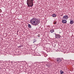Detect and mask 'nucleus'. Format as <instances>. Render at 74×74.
Masks as SVG:
<instances>
[{"instance_id":"f257e3e1","label":"nucleus","mask_w":74,"mask_h":74,"mask_svg":"<svg viewBox=\"0 0 74 74\" xmlns=\"http://www.w3.org/2000/svg\"><path fill=\"white\" fill-rule=\"evenodd\" d=\"M31 23L34 26H37L40 23L39 20L36 18H33L30 20Z\"/></svg>"},{"instance_id":"f03ea898","label":"nucleus","mask_w":74,"mask_h":74,"mask_svg":"<svg viewBox=\"0 0 74 74\" xmlns=\"http://www.w3.org/2000/svg\"><path fill=\"white\" fill-rule=\"evenodd\" d=\"M27 3L28 7H32L33 5V0H27Z\"/></svg>"},{"instance_id":"7ed1b4c3","label":"nucleus","mask_w":74,"mask_h":74,"mask_svg":"<svg viewBox=\"0 0 74 74\" xmlns=\"http://www.w3.org/2000/svg\"><path fill=\"white\" fill-rule=\"evenodd\" d=\"M63 19L64 20H67L68 19V16L67 15H65L63 16Z\"/></svg>"},{"instance_id":"20e7f679","label":"nucleus","mask_w":74,"mask_h":74,"mask_svg":"<svg viewBox=\"0 0 74 74\" xmlns=\"http://www.w3.org/2000/svg\"><path fill=\"white\" fill-rule=\"evenodd\" d=\"M57 61L58 63H60V62L62 61V60L59 58H57Z\"/></svg>"},{"instance_id":"39448f33","label":"nucleus","mask_w":74,"mask_h":74,"mask_svg":"<svg viewBox=\"0 0 74 74\" xmlns=\"http://www.w3.org/2000/svg\"><path fill=\"white\" fill-rule=\"evenodd\" d=\"M56 34V38H60V36L59 34Z\"/></svg>"},{"instance_id":"423d86ee","label":"nucleus","mask_w":74,"mask_h":74,"mask_svg":"<svg viewBox=\"0 0 74 74\" xmlns=\"http://www.w3.org/2000/svg\"><path fill=\"white\" fill-rule=\"evenodd\" d=\"M62 22L63 23H67V21H66V20H63L62 21Z\"/></svg>"},{"instance_id":"0eeeda50","label":"nucleus","mask_w":74,"mask_h":74,"mask_svg":"<svg viewBox=\"0 0 74 74\" xmlns=\"http://www.w3.org/2000/svg\"><path fill=\"white\" fill-rule=\"evenodd\" d=\"M51 16L53 17H54V18H55V17H56V14H53Z\"/></svg>"},{"instance_id":"6e6552de","label":"nucleus","mask_w":74,"mask_h":74,"mask_svg":"<svg viewBox=\"0 0 74 74\" xmlns=\"http://www.w3.org/2000/svg\"><path fill=\"white\" fill-rule=\"evenodd\" d=\"M73 23H74V21L73 20H71L70 22V24H73Z\"/></svg>"},{"instance_id":"1a4fd4ad","label":"nucleus","mask_w":74,"mask_h":74,"mask_svg":"<svg viewBox=\"0 0 74 74\" xmlns=\"http://www.w3.org/2000/svg\"><path fill=\"white\" fill-rule=\"evenodd\" d=\"M50 32L51 33H53V32H54V30L52 29H51L50 30Z\"/></svg>"},{"instance_id":"9d476101","label":"nucleus","mask_w":74,"mask_h":74,"mask_svg":"<svg viewBox=\"0 0 74 74\" xmlns=\"http://www.w3.org/2000/svg\"><path fill=\"white\" fill-rule=\"evenodd\" d=\"M60 73L61 74H63L64 72H63V71L61 70L60 71Z\"/></svg>"},{"instance_id":"9b49d317","label":"nucleus","mask_w":74,"mask_h":74,"mask_svg":"<svg viewBox=\"0 0 74 74\" xmlns=\"http://www.w3.org/2000/svg\"><path fill=\"white\" fill-rule=\"evenodd\" d=\"M28 26L29 27V28H32V27L31 26V25L30 24L28 25Z\"/></svg>"},{"instance_id":"f8f14e48","label":"nucleus","mask_w":74,"mask_h":74,"mask_svg":"<svg viewBox=\"0 0 74 74\" xmlns=\"http://www.w3.org/2000/svg\"><path fill=\"white\" fill-rule=\"evenodd\" d=\"M36 42V40L34 39V42H33V43H34V42Z\"/></svg>"},{"instance_id":"ddd939ff","label":"nucleus","mask_w":74,"mask_h":74,"mask_svg":"<svg viewBox=\"0 0 74 74\" xmlns=\"http://www.w3.org/2000/svg\"><path fill=\"white\" fill-rule=\"evenodd\" d=\"M53 24H56V22H54Z\"/></svg>"},{"instance_id":"4468645a","label":"nucleus","mask_w":74,"mask_h":74,"mask_svg":"<svg viewBox=\"0 0 74 74\" xmlns=\"http://www.w3.org/2000/svg\"><path fill=\"white\" fill-rule=\"evenodd\" d=\"M38 37H40V34H38Z\"/></svg>"},{"instance_id":"2eb2a0df","label":"nucleus","mask_w":74,"mask_h":74,"mask_svg":"<svg viewBox=\"0 0 74 74\" xmlns=\"http://www.w3.org/2000/svg\"><path fill=\"white\" fill-rule=\"evenodd\" d=\"M20 47H20V46H18V48H20Z\"/></svg>"},{"instance_id":"dca6fc26","label":"nucleus","mask_w":74,"mask_h":74,"mask_svg":"<svg viewBox=\"0 0 74 74\" xmlns=\"http://www.w3.org/2000/svg\"><path fill=\"white\" fill-rule=\"evenodd\" d=\"M61 16H62V15H61Z\"/></svg>"}]
</instances>
